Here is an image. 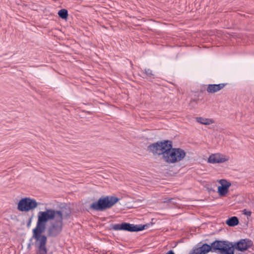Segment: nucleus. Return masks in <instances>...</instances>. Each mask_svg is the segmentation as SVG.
<instances>
[{
    "instance_id": "nucleus-1",
    "label": "nucleus",
    "mask_w": 254,
    "mask_h": 254,
    "mask_svg": "<svg viewBox=\"0 0 254 254\" xmlns=\"http://www.w3.org/2000/svg\"><path fill=\"white\" fill-rule=\"evenodd\" d=\"M64 219L63 211L52 208L45 207L44 211H40L37 214L36 226L32 230V236L30 241L34 239L35 247L36 248V254H47L48 249L46 247L47 236L43 233L45 231L48 222H51L48 228L47 235L49 237L55 238L63 231V220Z\"/></svg>"
},
{
    "instance_id": "nucleus-2",
    "label": "nucleus",
    "mask_w": 254,
    "mask_h": 254,
    "mask_svg": "<svg viewBox=\"0 0 254 254\" xmlns=\"http://www.w3.org/2000/svg\"><path fill=\"white\" fill-rule=\"evenodd\" d=\"M120 199L115 195H103L90 204L89 209L92 211L103 212L111 208Z\"/></svg>"
},
{
    "instance_id": "nucleus-3",
    "label": "nucleus",
    "mask_w": 254,
    "mask_h": 254,
    "mask_svg": "<svg viewBox=\"0 0 254 254\" xmlns=\"http://www.w3.org/2000/svg\"><path fill=\"white\" fill-rule=\"evenodd\" d=\"M153 224L150 222L145 224H134L123 222L119 224H111L108 227L109 230L125 231L130 232H137L148 229Z\"/></svg>"
},
{
    "instance_id": "nucleus-4",
    "label": "nucleus",
    "mask_w": 254,
    "mask_h": 254,
    "mask_svg": "<svg viewBox=\"0 0 254 254\" xmlns=\"http://www.w3.org/2000/svg\"><path fill=\"white\" fill-rule=\"evenodd\" d=\"M172 141L168 139L157 141L147 146V150L154 156H162L164 160Z\"/></svg>"
},
{
    "instance_id": "nucleus-5",
    "label": "nucleus",
    "mask_w": 254,
    "mask_h": 254,
    "mask_svg": "<svg viewBox=\"0 0 254 254\" xmlns=\"http://www.w3.org/2000/svg\"><path fill=\"white\" fill-rule=\"evenodd\" d=\"M186 154V152L181 148L173 147L172 142L164 161L168 164H175L183 160Z\"/></svg>"
},
{
    "instance_id": "nucleus-6",
    "label": "nucleus",
    "mask_w": 254,
    "mask_h": 254,
    "mask_svg": "<svg viewBox=\"0 0 254 254\" xmlns=\"http://www.w3.org/2000/svg\"><path fill=\"white\" fill-rule=\"evenodd\" d=\"M214 253L217 254H234L233 242L227 240H215L214 241ZM237 254H243L239 253Z\"/></svg>"
},
{
    "instance_id": "nucleus-7",
    "label": "nucleus",
    "mask_w": 254,
    "mask_h": 254,
    "mask_svg": "<svg viewBox=\"0 0 254 254\" xmlns=\"http://www.w3.org/2000/svg\"><path fill=\"white\" fill-rule=\"evenodd\" d=\"M38 205V203L35 199L25 197L19 200L17 203V209L19 211L29 213L33 212Z\"/></svg>"
},
{
    "instance_id": "nucleus-8",
    "label": "nucleus",
    "mask_w": 254,
    "mask_h": 254,
    "mask_svg": "<svg viewBox=\"0 0 254 254\" xmlns=\"http://www.w3.org/2000/svg\"><path fill=\"white\" fill-rule=\"evenodd\" d=\"M201 242L198 243L189 254H207L209 252L214 253V241L210 245L204 243L201 245Z\"/></svg>"
},
{
    "instance_id": "nucleus-9",
    "label": "nucleus",
    "mask_w": 254,
    "mask_h": 254,
    "mask_svg": "<svg viewBox=\"0 0 254 254\" xmlns=\"http://www.w3.org/2000/svg\"><path fill=\"white\" fill-rule=\"evenodd\" d=\"M233 244L234 251L236 250L242 252L248 250L253 246V242L248 238L240 239L237 242H233Z\"/></svg>"
},
{
    "instance_id": "nucleus-10",
    "label": "nucleus",
    "mask_w": 254,
    "mask_h": 254,
    "mask_svg": "<svg viewBox=\"0 0 254 254\" xmlns=\"http://www.w3.org/2000/svg\"><path fill=\"white\" fill-rule=\"evenodd\" d=\"M229 160V158L224 157L220 154H211L208 159V162L210 163H222Z\"/></svg>"
},
{
    "instance_id": "nucleus-11",
    "label": "nucleus",
    "mask_w": 254,
    "mask_h": 254,
    "mask_svg": "<svg viewBox=\"0 0 254 254\" xmlns=\"http://www.w3.org/2000/svg\"><path fill=\"white\" fill-rule=\"evenodd\" d=\"M227 85V83L220 84H209L207 85L206 91L208 93H215Z\"/></svg>"
},
{
    "instance_id": "nucleus-12",
    "label": "nucleus",
    "mask_w": 254,
    "mask_h": 254,
    "mask_svg": "<svg viewBox=\"0 0 254 254\" xmlns=\"http://www.w3.org/2000/svg\"><path fill=\"white\" fill-rule=\"evenodd\" d=\"M142 74V77L149 82H152L153 79L156 77L153 71L150 68H145Z\"/></svg>"
},
{
    "instance_id": "nucleus-13",
    "label": "nucleus",
    "mask_w": 254,
    "mask_h": 254,
    "mask_svg": "<svg viewBox=\"0 0 254 254\" xmlns=\"http://www.w3.org/2000/svg\"><path fill=\"white\" fill-rule=\"evenodd\" d=\"M239 223V220L237 216H232L228 218L226 221V224L230 227H235Z\"/></svg>"
},
{
    "instance_id": "nucleus-14",
    "label": "nucleus",
    "mask_w": 254,
    "mask_h": 254,
    "mask_svg": "<svg viewBox=\"0 0 254 254\" xmlns=\"http://www.w3.org/2000/svg\"><path fill=\"white\" fill-rule=\"evenodd\" d=\"M197 122L202 125H209L214 123V121L212 119L204 118L202 117H196Z\"/></svg>"
},
{
    "instance_id": "nucleus-15",
    "label": "nucleus",
    "mask_w": 254,
    "mask_h": 254,
    "mask_svg": "<svg viewBox=\"0 0 254 254\" xmlns=\"http://www.w3.org/2000/svg\"><path fill=\"white\" fill-rule=\"evenodd\" d=\"M58 14L60 18L66 20L68 16V10L65 8L61 9L59 10Z\"/></svg>"
},
{
    "instance_id": "nucleus-16",
    "label": "nucleus",
    "mask_w": 254,
    "mask_h": 254,
    "mask_svg": "<svg viewBox=\"0 0 254 254\" xmlns=\"http://www.w3.org/2000/svg\"><path fill=\"white\" fill-rule=\"evenodd\" d=\"M23 216H25L27 219V227L29 228L31 224L32 219L34 217V212H31L29 213H25L23 214Z\"/></svg>"
},
{
    "instance_id": "nucleus-17",
    "label": "nucleus",
    "mask_w": 254,
    "mask_h": 254,
    "mask_svg": "<svg viewBox=\"0 0 254 254\" xmlns=\"http://www.w3.org/2000/svg\"><path fill=\"white\" fill-rule=\"evenodd\" d=\"M228 189L220 187L219 186L217 187V192L218 193L219 195L221 197L225 196L227 193L228 192Z\"/></svg>"
},
{
    "instance_id": "nucleus-18",
    "label": "nucleus",
    "mask_w": 254,
    "mask_h": 254,
    "mask_svg": "<svg viewBox=\"0 0 254 254\" xmlns=\"http://www.w3.org/2000/svg\"><path fill=\"white\" fill-rule=\"evenodd\" d=\"M218 182L221 185V186H219V187L225 188L228 189H229L231 185V183L225 179L219 180L218 181Z\"/></svg>"
},
{
    "instance_id": "nucleus-19",
    "label": "nucleus",
    "mask_w": 254,
    "mask_h": 254,
    "mask_svg": "<svg viewBox=\"0 0 254 254\" xmlns=\"http://www.w3.org/2000/svg\"><path fill=\"white\" fill-rule=\"evenodd\" d=\"M217 188V184L214 183L213 185L208 184L206 186V189L209 192V193H211V192H215L216 190L215 189Z\"/></svg>"
},
{
    "instance_id": "nucleus-20",
    "label": "nucleus",
    "mask_w": 254,
    "mask_h": 254,
    "mask_svg": "<svg viewBox=\"0 0 254 254\" xmlns=\"http://www.w3.org/2000/svg\"><path fill=\"white\" fill-rule=\"evenodd\" d=\"M63 213L64 214V219H68L71 214V210L68 207L65 209V211L64 213L63 212Z\"/></svg>"
},
{
    "instance_id": "nucleus-21",
    "label": "nucleus",
    "mask_w": 254,
    "mask_h": 254,
    "mask_svg": "<svg viewBox=\"0 0 254 254\" xmlns=\"http://www.w3.org/2000/svg\"><path fill=\"white\" fill-rule=\"evenodd\" d=\"M243 214L247 215V216H250L252 214V212L251 211L248 210L246 209H244L242 210Z\"/></svg>"
},
{
    "instance_id": "nucleus-22",
    "label": "nucleus",
    "mask_w": 254,
    "mask_h": 254,
    "mask_svg": "<svg viewBox=\"0 0 254 254\" xmlns=\"http://www.w3.org/2000/svg\"><path fill=\"white\" fill-rule=\"evenodd\" d=\"M32 240L30 241V239H29V243L28 244L27 246V249L30 250L31 249V245H34L35 246V242L33 243Z\"/></svg>"
},
{
    "instance_id": "nucleus-23",
    "label": "nucleus",
    "mask_w": 254,
    "mask_h": 254,
    "mask_svg": "<svg viewBox=\"0 0 254 254\" xmlns=\"http://www.w3.org/2000/svg\"><path fill=\"white\" fill-rule=\"evenodd\" d=\"M172 199H173V198H169L167 197L164 199V202H166V203L170 202Z\"/></svg>"
},
{
    "instance_id": "nucleus-24",
    "label": "nucleus",
    "mask_w": 254,
    "mask_h": 254,
    "mask_svg": "<svg viewBox=\"0 0 254 254\" xmlns=\"http://www.w3.org/2000/svg\"><path fill=\"white\" fill-rule=\"evenodd\" d=\"M142 200H141L140 199H137L135 200V201H134L133 203L136 204L138 202H142Z\"/></svg>"
},
{
    "instance_id": "nucleus-25",
    "label": "nucleus",
    "mask_w": 254,
    "mask_h": 254,
    "mask_svg": "<svg viewBox=\"0 0 254 254\" xmlns=\"http://www.w3.org/2000/svg\"><path fill=\"white\" fill-rule=\"evenodd\" d=\"M134 206H132L131 207H137L141 206V205H138V203L134 204Z\"/></svg>"
},
{
    "instance_id": "nucleus-26",
    "label": "nucleus",
    "mask_w": 254,
    "mask_h": 254,
    "mask_svg": "<svg viewBox=\"0 0 254 254\" xmlns=\"http://www.w3.org/2000/svg\"><path fill=\"white\" fill-rule=\"evenodd\" d=\"M50 254H52V252H51V253H50Z\"/></svg>"
}]
</instances>
